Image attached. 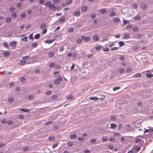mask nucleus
Listing matches in <instances>:
<instances>
[{
  "label": "nucleus",
  "mask_w": 153,
  "mask_h": 153,
  "mask_svg": "<svg viewBox=\"0 0 153 153\" xmlns=\"http://www.w3.org/2000/svg\"><path fill=\"white\" fill-rule=\"evenodd\" d=\"M1 121L2 124L7 123V124H12L13 123V122L11 121L8 120V121H7L5 119L2 120Z\"/></svg>",
  "instance_id": "nucleus-1"
},
{
  "label": "nucleus",
  "mask_w": 153,
  "mask_h": 153,
  "mask_svg": "<svg viewBox=\"0 0 153 153\" xmlns=\"http://www.w3.org/2000/svg\"><path fill=\"white\" fill-rule=\"evenodd\" d=\"M9 44L10 46L12 47V48L13 49H14L16 47L17 43L16 42L13 41L12 42H10Z\"/></svg>",
  "instance_id": "nucleus-2"
},
{
  "label": "nucleus",
  "mask_w": 153,
  "mask_h": 153,
  "mask_svg": "<svg viewBox=\"0 0 153 153\" xmlns=\"http://www.w3.org/2000/svg\"><path fill=\"white\" fill-rule=\"evenodd\" d=\"M49 9H52L53 11H55L56 10L57 8L55 6L54 4H51L49 7Z\"/></svg>",
  "instance_id": "nucleus-3"
},
{
  "label": "nucleus",
  "mask_w": 153,
  "mask_h": 153,
  "mask_svg": "<svg viewBox=\"0 0 153 153\" xmlns=\"http://www.w3.org/2000/svg\"><path fill=\"white\" fill-rule=\"evenodd\" d=\"M80 11L79 10H76L74 13V16H80Z\"/></svg>",
  "instance_id": "nucleus-4"
},
{
  "label": "nucleus",
  "mask_w": 153,
  "mask_h": 153,
  "mask_svg": "<svg viewBox=\"0 0 153 153\" xmlns=\"http://www.w3.org/2000/svg\"><path fill=\"white\" fill-rule=\"evenodd\" d=\"M65 22V18L64 16H62L60 19L59 22L60 23H62Z\"/></svg>",
  "instance_id": "nucleus-5"
},
{
  "label": "nucleus",
  "mask_w": 153,
  "mask_h": 153,
  "mask_svg": "<svg viewBox=\"0 0 153 153\" xmlns=\"http://www.w3.org/2000/svg\"><path fill=\"white\" fill-rule=\"evenodd\" d=\"M100 13L102 14H104L106 13V10L105 9H101L100 10Z\"/></svg>",
  "instance_id": "nucleus-6"
},
{
  "label": "nucleus",
  "mask_w": 153,
  "mask_h": 153,
  "mask_svg": "<svg viewBox=\"0 0 153 153\" xmlns=\"http://www.w3.org/2000/svg\"><path fill=\"white\" fill-rule=\"evenodd\" d=\"M55 40V39H54L53 40H51V39H48L46 40H45V42L46 43H52L53 42V41Z\"/></svg>",
  "instance_id": "nucleus-7"
},
{
  "label": "nucleus",
  "mask_w": 153,
  "mask_h": 153,
  "mask_svg": "<svg viewBox=\"0 0 153 153\" xmlns=\"http://www.w3.org/2000/svg\"><path fill=\"white\" fill-rule=\"evenodd\" d=\"M119 19L118 18L115 17L113 18V21L115 23H118L119 22Z\"/></svg>",
  "instance_id": "nucleus-8"
},
{
  "label": "nucleus",
  "mask_w": 153,
  "mask_h": 153,
  "mask_svg": "<svg viewBox=\"0 0 153 153\" xmlns=\"http://www.w3.org/2000/svg\"><path fill=\"white\" fill-rule=\"evenodd\" d=\"M46 23H44L41 24L40 26V29L42 30L45 27H46Z\"/></svg>",
  "instance_id": "nucleus-9"
},
{
  "label": "nucleus",
  "mask_w": 153,
  "mask_h": 153,
  "mask_svg": "<svg viewBox=\"0 0 153 153\" xmlns=\"http://www.w3.org/2000/svg\"><path fill=\"white\" fill-rule=\"evenodd\" d=\"M89 99L90 100H92L93 101H96L98 99V98L96 97H90Z\"/></svg>",
  "instance_id": "nucleus-10"
},
{
  "label": "nucleus",
  "mask_w": 153,
  "mask_h": 153,
  "mask_svg": "<svg viewBox=\"0 0 153 153\" xmlns=\"http://www.w3.org/2000/svg\"><path fill=\"white\" fill-rule=\"evenodd\" d=\"M138 30V27L136 26L132 28L133 31L134 32L137 31Z\"/></svg>",
  "instance_id": "nucleus-11"
},
{
  "label": "nucleus",
  "mask_w": 153,
  "mask_h": 153,
  "mask_svg": "<svg viewBox=\"0 0 153 153\" xmlns=\"http://www.w3.org/2000/svg\"><path fill=\"white\" fill-rule=\"evenodd\" d=\"M119 44L120 47H122L125 45V43L123 41L119 42Z\"/></svg>",
  "instance_id": "nucleus-12"
},
{
  "label": "nucleus",
  "mask_w": 153,
  "mask_h": 153,
  "mask_svg": "<svg viewBox=\"0 0 153 153\" xmlns=\"http://www.w3.org/2000/svg\"><path fill=\"white\" fill-rule=\"evenodd\" d=\"M26 13H21L20 14V17L21 18H23L26 17Z\"/></svg>",
  "instance_id": "nucleus-13"
},
{
  "label": "nucleus",
  "mask_w": 153,
  "mask_h": 153,
  "mask_svg": "<svg viewBox=\"0 0 153 153\" xmlns=\"http://www.w3.org/2000/svg\"><path fill=\"white\" fill-rule=\"evenodd\" d=\"M96 142V140L95 139H91L90 141L91 144V143L95 144Z\"/></svg>",
  "instance_id": "nucleus-14"
},
{
  "label": "nucleus",
  "mask_w": 153,
  "mask_h": 153,
  "mask_svg": "<svg viewBox=\"0 0 153 153\" xmlns=\"http://www.w3.org/2000/svg\"><path fill=\"white\" fill-rule=\"evenodd\" d=\"M141 76V74L140 73H137L133 76L132 77H134V76H135L136 78H138L140 77Z\"/></svg>",
  "instance_id": "nucleus-15"
},
{
  "label": "nucleus",
  "mask_w": 153,
  "mask_h": 153,
  "mask_svg": "<svg viewBox=\"0 0 153 153\" xmlns=\"http://www.w3.org/2000/svg\"><path fill=\"white\" fill-rule=\"evenodd\" d=\"M51 2L50 1L47 2L45 3V5L47 7H49V6L51 5Z\"/></svg>",
  "instance_id": "nucleus-16"
},
{
  "label": "nucleus",
  "mask_w": 153,
  "mask_h": 153,
  "mask_svg": "<svg viewBox=\"0 0 153 153\" xmlns=\"http://www.w3.org/2000/svg\"><path fill=\"white\" fill-rule=\"evenodd\" d=\"M133 150H135L137 151H138L140 149V147L137 146H136L135 148H133Z\"/></svg>",
  "instance_id": "nucleus-17"
},
{
  "label": "nucleus",
  "mask_w": 153,
  "mask_h": 153,
  "mask_svg": "<svg viewBox=\"0 0 153 153\" xmlns=\"http://www.w3.org/2000/svg\"><path fill=\"white\" fill-rule=\"evenodd\" d=\"M136 21H138L140 19V16H137L134 17Z\"/></svg>",
  "instance_id": "nucleus-18"
},
{
  "label": "nucleus",
  "mask_w": 153,
  "mask_h": 153,
  "mask_svg": "<svg viewBox=\"0 0 153 153\" xmlns=\"http://www.w3.org/2000/svg\"><path fill=\"white\" fill-rule=\"evenodd\" d=\"M11 21V19L10 18H7L6 19V22L7 23H9Z\"/></svg>",
  "instance_id": "nucleus-19"
},
{
  "label": "nucleus",
  "mask_w": 153,
  "mask_h": 153,
  "mask_svg": "<svg viewBox=\"0 0 153 153\" xmlns=\"http://www.w3.org/2000/svg\"><path fill=\"white\" fill-rule=\"evenodd\" d=\"M16 12H13L11 15V17L14 18H16Z\"/></svg>",
  "instance_id": "nucleus-20"
},
{
  "label": "nucleus",
  "mask_w": 153,
  "mask_h": 153,
  "mask_svg": "<svg viewBox=\"0 0 153 153\" xmlns=\"http://www.w3.org/2000/svg\"><path fill=\"white\" fill-rule=\"evenodd\" d=\"M26 63V61L25 60H21L20 62L21 65H23L25 64Z\"/></svg>",
  "instance_id": "nucleus-21"
},
{
  "label": "nucleus",
  "mask_w": 153,
  "mask_h": 153,
  "mask_svg": "<svg viewBox=\"0 0 153 153\" xmlns=\"http://www.w3.org/2000/svg\"><path fill=\"white\" fill-rule=\"evenodd\" d=\"M20 110L22 111H24L25 112H28L29 111V110L28 109H24L22 108H19Z\"/></svg>",
  "instance_id": "nucleus-22"
},
{
  "label": "nucleus",
  "mask_w": 153,
  "mask_h": 153,
  "mask_svg": "<svg viewBox=\"0 0 153 153\" xmlns=\"http://www.w3.org/2000/svg\"><path fill=\"white\" fill-rule=\"evenodd\" d=\"M67 98L69 100H71L73 98V97L71 95H68L67 97Z\"/></svg>",
  "instance_id": "nucleus-23"
},
{
  "label": "nucleus",
  "mask_w": 153,
  "mask_h": 153,
  "mask_svg": "<svg viewBox=\"0 0 153 153\" xmlns=\"http://www.w3.org/2000/svg\"><path fill=\"white\" fill-rule=\"evenodd\" d=\"M40 37V34H38L35 35L34 36V38L36 39H38Z\"/></svg>",
  "instance_id": "nucleus-24"
},
{
  "label": "nucleus",
  "mask_w": 153,
  "mask_h": 153,
  "mask_svg": "<svg viewBox=\"0 0 153 153\" xmlns=\"http://www.w3.org/2000/svg\"><path fill=\"white\" fill-rule=\"evenodd\" d=\"M13 98L12 97H10L8 99V101L9 102H12L13 101Z\"/></svg>",
  "instance_id": "nucleus-25"
},
{
  "label": "nucleus",
  "mask_w": 153,
  "mask_h": 153,
  "mask_svg": "<svg viewBox=\"0 0 153 153\" xmlns=\"http://www.w3.org/2000/svg\"><path fill=\"white\" fill-rule=\"evenodd\" d=\"M70 137L72 139H75L77 138V136L75 135H70Z\"/></svg>",
  "instance_id": "nucleus-26"
},
{
  "label": "nucleus",
  "mask_w": 153,
  "mask_h": 153,
  "mask_svg": "<svg viewBox=\"0 0 153 153\" xmlns=\"http://www.w3.org/2000/svg\"><path fill=\"white\" fill-rule=\"evenodd\" d=\"M27 36H25L22 38L21 39V41H27Z\"/></svg>",
  "instance_id": "nucleus-27"
},
{
  "label": "nucleus",
  "mask_w": 153,
  "mask_h": 153,
  "mask_svg": "<svg viewBox=\"0 0 153 153\" xmlns=\"http://www.w3.org/2000/svg\"><path fill=\"white\" fill-rule=\"evenodd\" d=\"M102 139L103 142H106L108 140V138L106 137H102Z\"/></svg>",
  "instance_id": "nucleus-28"
},
{
  "label": "nucleus",
  "mask_w": 153,
  "mask_h": 153,
  "mask_svg": "<svg viewBox=\"0 0 153 153\" xmlns=\"http://www.w3.org/2000/svg\"><path fill=\"white\" fill-rule=\"evenodd\" d=\"M94 41H97L98 40V37L97 36H94Z\"/></svg>",
  "instance_id": "nucleus-29"
},
{
  "label": "nucleus",
  "mask_w": 153,
  "mask_h": 153,
  "mask_svg": "<svg viewBox=\"0 0 153 153\" xmlns=\"http://www.w3.org/2000/svg\"><path fill=\"white\" fill-rule=\"evenodd\" d=\"M54 82L55 84L56 85H58L59 84V82L57 79H55L54 80Z\"/></svg>",
  "instance_id": "nucleus-30"
},
{
  "label": "nucleus",
  "mask_w": 153,
  "mask_h": 153,
  "mask_svg": "<svg viewBox=\"0 0 153 153\" xmlns=\"http://www.w3.org/2000/svg\"><path fill=\"white\" fill-rule=\"evenodd\" d=\"M116 13L114 12H111L110 14V16L111 17H112L114 16H116Z\"/></svg>",
  "instance_id": "nucleus-31"
},
{
  "label": "nucleus",
  "mask_w": 153,
  "mask_h": 153,
  "mask_svg": "<svg viewBox=\"0 0 153 153\" xmlns=\"http://www.w3.org/2000/svg\"><path fill=\"white\" fill-rule=\"evenodd\" d=\"M129 38V35L127 33H125L124 34V38L125 39H127Z\"/></svg>",
  "instance_id": "nucleus-32"
},
{
  "label": "nucleus",
  "mask_w": 153,
  "mask_h": 153,
  "mask_svg": "<svg viewBox=\"0 0 153 153\" xmlns=\"http://www.w3.org/2000/svg\"><path fill=\"white\" fill-rule=\"evenodd\" d=\"M37 45V43L36 42H33L32 44V46L33 47L36 48Z\"/></svg>",
  "instance_id": "nucleus-33"
},
{
  "label": "nucleus",
  "mask_w": 153,
  "mask_h": 153,
  "mask_svg": "<svg viewBox=\"0 0 153 153\" xmlns=\"http://www.w3.org/2000/svg\"><path fill=\"white\" fill-rule=\"evenodd\" d=\"M54 139V137L53 136H51L49 137L48 139L50 141H53Z\"/></svg>",
  "instance_id": "nucleus-34"
},
{
  "label": "nucleus",
  "mask_w": 153,
  "mask_h": 153,
  "mask_svg": "<svg viewBox=\"0 0 153 153\" xmlns=\"http://www.w3.org/2000/svg\"><path fill=\"white\" fill-rule=\"evenodd\" d=\"M54 53L53 52H51L49 53V56L50 57H52L54 56Z\"/></svg>",
  "instance_id": "nucleus-35"
},
{
  "label": "nucleus",
  "mask_w": 153,
  "mask_h": 153,
  "mask_svg": "<svg viewBox=\"0 0 153 153\" xmlns=\"http://www.w3.org/2000/svg\"><path fill=\"white\" fill-rule=\"evenodd\" d=\"M21 81L23 83H25L26 82V79L24 77H22L21 79Z\"/></svg>",
  "instance_id": "nucleus-36"
},
{
  "label": "nucleus",
  "mask_w": 153,
  "mask_h": 153,
  "mask_svg": "<svg viewBox=\"0 0 153 153\" xmlns=\"http://www.w3.org/2000/svg\"><path fill=\"white\" fill-rule=\"evenodd\" d=\"M10 53L9 52H5L3 53V55L4 56H8L9 55Z\"/></svg>",
  "instance_id": "nucleus-37"
},
{
  "label": "nucleus",
  "mask_w": 153,
  "mask_h": 153,
  "mask_svg": "<svg viewBox=\"0 0 153 153\" xmlns=\"http://www.w3.org/2000/svg\"><path fill=\"white\" fill-rule=\"evenodd\" d=\"M33 98V96L32 95H30L28 96V99L29 100H32Z\"/></svg>",
  "instance_id": "nucleus-38"
},
{
  "label": "nucleus",
  "mask_w": 153,
  "mask_h": 153,
  "mask_svg": "<svg viewBox=\"0 0 153 153\" xmlns=\"http://www.w3.org/2000/svg\"><path fill=\"white\" fill-rule=\"evenodd\" d=\"M123 22L124 25H126L127 23H128L129 22V21L127 20H126L125 19H123Z\"/></svg>",
  "instance_id": "nucleus-39"
},
{
  "label": "nucleus",
  "mask_w": 153,
  "mask_h": 153,
  "mask_svg": "<svg viewBox=\"0 0 153 153\" xmlns=\"http://www.w3.org/2000/svg\"><path fill=\"white\" fill-rule=\"evenodd\" d=\"M142 7L144 10H146L147 8V6L146 4H143L142 5Z\"/></svg>",
  "instance_id": "nucleus-40"
},
{
  "label": "nucleus",
  "mask_w": 153,
  "mask_h": 153,
  "mask_svg": "<svg viewBox=\"0 0 153 153\" xmlns=\"http://www.w3.org/2000/svg\"><path fill=\"white\" fill-rule=\"evenodd\" d=\"M87 10V7L85 6H83L82 9V11H85Z\"/></svg>",
  "instance_id": "nucleus-41"
},
{
  "label": "nucleus",
  "mask_w": 153,
  "mask_h": 153,
  "mask_svg": "<svg viewBox=\"0 0 153 153\" xmlns=\"http://www.w3.org/2000/svg\"><path fill=\"white\" fill-rule=\"evenodd\" d=\"M29 38L31 39L32 41H33L34 40V39L33 37V34H30L29 36Z\"/></svg>",
  "instance_id": "nucleus-42"
},
{
  "label": "nucleus",
  "mask_w": 153,
  "mask_h": 153,
  "mask_svg": "<svg viewBox=\"0 0 153 153\" xmlns=\"http://www.w3.org/2000/svg\"><path fill=\"white\" fill-rule=\"evenodd\" d=\"M119 71L121 73H123L125 72V70L123 68H121L119 69Z\"/></svg>",
  "instance_id": "nucleus-43"
},
{
  "label": "nucleus",
  "mask_w": 153,
  "mask_h": 153,
  "mask_svg": "<svg viewBox=\"0 0 153 153\" xmlns=\"http://www.w3.org/2000/svg\"><path fill=\"white\" fill-rule=\"evenodd\" d=\"M153 75L152 74H147L146 75V76L147 77L150 78L153 76Z\"/></svg>",
  "instance_id": "nucleus-44"
},
{
  "label": "nucleus",
  "mask_w": 153,
  "mask_h": 153,
  "mask_svg": "<svg viewBox=\"0 0 153 153\" xmlns=\"http://www.w3.org/2000/svg\"><path fill=\"white\" fill-rule=\"evenodd\" d=\"M74 31V29L73 27H71L69 28L68 30V32H72Z\"/></svg>",
  "instance_id": "nucleus-45"
},
{
  "label": "nucleus",
  "mask_w": 153,
  "mask_h": 153,
  "mask_svg": "<svg viewBox=\"0 0 153 153\" xmlns=\"http://www.w3.org/2000/svg\"><path fill=\"white\" fill-rule=\"evenodd\" d=\"M111 119L112 120H115L116 119V118L114 116L112 115L111 117Z\"/></svg>",
  "instance_id": "nucleus-46"
},
{
  "label": "nucleus",
  "mask_w": 153,
  "mask_h": 153,
  "mask_svg": "<svg viewBox=\"0 0 153 153\" xmlns=\"http://www.w3.org/2000/svg\"><path fill=\"white\" fill-rule=\"evenodd\" d=\"M82 42V40L80 39H78L76 42L78 44H80Z\"/></svg>",
  "instance_id": "nucleus-47"
},
{
  "label": "nucleus",
  "mask_w": 153,
  "mask_h": 153,
  "mask_svg": "<svg viewBox=\"0 0 153 153\" xmlns=\"http://www.w3.org/2000/svg\"><path fill=\"white\" fill-rule=\"evenodd\" d=\"M71 3V0H67L66 4L67 5H70V4Z\"/></svg>",
  "instance_id": "nucleus-48"
},
{
  "label": "nucleus",
  "mask_w": 153,
  "mask_h": 153,
  "mask_svg": "<svg viewBox=\"0 0 153 153\" xmlns=\"http://www.w3.org/2000/svg\"><path fill=\"white\" fill-rule=\"evenodd\" d=\"M120 87H114L113 88V90L114 91H116L119 89H120Z\"/></svg>",
  "instance_id": "nucleus-49"
},
{
  "label": "nucleus",
  "mask_w": 153,
  "mask_h": 153,
  "mask_svg": "<svg viewBox=\"0 0 153 153\" xmlns=\"http://www.w3.org/2000/svg\"><path fill=\"white\" fill-rule=\"evenodd\" d=\"M96 17V15L94 14H91V18L92 19H94Z\"/></svg>",
  "instance_id": "nucleus-50"
},
{
  "label": "nucleus",
  "mask_w": 153,
  "mask_h": 153,
  "mask_svg": "<svg viewBox=\"0 0 153 153\" xmlns=\"http://www.w3.org/2000/svg\"><path fill=\"white\" fill-rule=\"evenodd\" d=\"M4 46L6 48H8L9 47L8 45L6 42H4Z\"/></svg>",
  "instance_id": "nucleus-51"
},
{
  "label": "nucleus",
  "mask_w": 153,
  "mask_h": 153,
  "mask_svg": "<svg viewBox=\"0 0 153 153\" xmlns=\"http://www.w3.org/2000/svg\"><path fill=\"white\" fill-rule=\"evenodd\" d=\"M133 7L134 8V9L137 8V7H138L137 4L135 3L133 4Z\"/></svg>",
  "instance_id": "nucleus-52"
},
{
  "label": "nucleus",
  "mask_w": 153,
  "mask_h": 153,
  "mask_svg": "<svg viewBox=\"0 0 153 153\" xmlns=\"http://www.w3.org/2000/svg\"><path fill=\"white\" fill-rule=\"evenodd\" d=\"M132 27V25L131 24L128 25L127 26V28L128 29H131Z\"/></svg>",
  "instance_id": "nucleus-53"
},
{
  "label": "nucleus",
  "mask_w": 153,
  "mask_h": 153,
  "mask_svg": "<svg viewBox=\"0 0 153 153\" xmlns=\"http://www.w3.org/2000/svg\"><path fill=\"white\" fill-rule=\"evenodd\" d=\"M90 38L89 37H87L85 38V42H88L90 41Z\"/></svg>",
  "instance_id": "nucleus-54"
},
{
  "label": "nucleus",
  "mask_w": 153,
  "mask_h": 153,
  "mask_svg": "<svg viewBox=\"0 0 153 153\" xmlns=\"http://www.w3.org/2000/svg\"><path fill=\"white\" fill-rule=\"evenodd\" d=\"M109 50V49L107 48H105L103 49V51H108Z\"/></svg>",
  "instance_id": "nucleus-55"
},
{
  "label": "nucleus",
  "mask_w": 153,
  "mask_h": 153,
  "mask_svg": "<svg viewBox=\"0 0 153 153\" xmlns=\"http://www.w3.org/2000/svg\"><path fill=\"white\" fill-rule=\"evenodd\" d=\"M78 140L79 141H83L84 140V139L83 138L79 137L78 138Z\"/></svg>",
  "instance_id": "nucleus-56"
},
{
  "label": "nucleus",
  "mask_w": 153,
  "mask_h": 153,
  "mask_svg": "<svg viewBox=\"0 0 153 153\" xmlns=\"http://www.w3.org/2000/svg\"><path fill=\"white\" fill-rule=\"evenodd\" d=\"M109 141L111 142H114L115 141V139L113 137H110L109 139Z\"/></svg>",
  "instance_id": "nucleus-57"
},
{
  "label": "nucleus",
  "mask_w": 153,
  "mask_h": 153,
  "mask_svg": "<svg viewBox=\"0 0 153 153\" xmlns=\"http://www.w3.org/2000/svg\"><path fill=\"white\" fill-rule=\"evenodd\" d=\"M59 2V0H53V2L55 4H58Z\"/></svg>",
  "instance_id": "nucleus-58"
},
{
  "label": "nucleus",
  "mask_w": 153,
  "mask_h": 153,
  "mask_svg": "<svg viewBox=\"0 0 153 153\" xmlns=\"http://www.w3.org/2000/svg\"><path fill=\"white\" fill-rule=\"evenodd\" d=\"M52 97L53 99L56 100L57 99V97L55 95H53L52 96Z\"/></svg>",
  "instance_id": "nucleus-59"
},
{
  "label": "nucleus",
  "mask_w": 153,
  "mask_h": 153,
  "mask_svg": "<svg viewBox=\"0 0 153 153\" xmlns=\"http://www.w3.org/2000/svg\"><path fill=\"white\" fill-rule=\"evenodd\" d=\"M111 129H114L116 127H117V125H111Z\"/></svg>",
  "instance_id": "nucleus-60"
},
{
  "label": "nucleus",
  "mask_w": 153,
  "mask_h": 153,
  "mask_svg": "<svg viewBox=\"0 0 153 153\" xmlns=\"http://www.w3.org/2000/svg\"><path fill=\"white\" fill-rule=\"evenodd\" d=\"M51 94V91H48L46 92V94L48 95H50Z\"/></svg>",
  "instance_id": "nucleus-61"
},
{
  "label": "nucleus",
  "mask_w": 153,
  "mask_h": 153,
  "mask_svg": "<svg viewBox=\"0 0 153 153\" xmlns=\"http://www.w3.org/2000/svg\"><path fill=\"white\" fill-rule=\"evenodd\" d=\"M22 6V4L21 3H18L17 4V7H21Z\"/></svg>",
  "instance_id": "nucleus-62"
},
{
  "label": "nucleus",
  "mask_w": 153,
  "mask_h": 153,
  "mask_svg": "<svg viewBox=\"0 0 153 153\" xmlns=\"http://www.w3.org/2000/svg\"><path fill=\"white\" fill-rule=\"evenodd\" d=\"M28 147H25L23 148V151H24L26 152L28 150Z\"/></svg>",
  "instance_id": "nucleus-63"
},
{
  "label": "nucleus",
  "mask_w": 153,
  "mask_h": 153,
  "mask_svg": "<svg viewBox=\"0 0 153 153\" xmlns=\"http://www.w3.org/2000/svg\"><path fill=\"white\" fill-rule=\"evenodd\" d=\"M138 39H140L142 37V35L141 34L138 33L137 35Z\"/></svg>",
  "instance_id": "nucleus-64"
}]
</instances>
